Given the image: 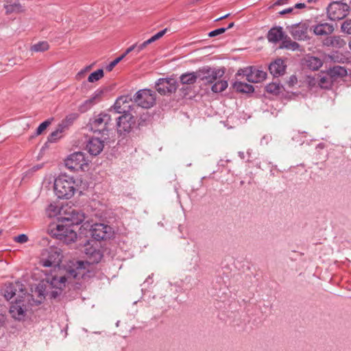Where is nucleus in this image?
<instances>
[{"mask_svg": "<svg viewBox=\"0 0 351 351\" xmlns=\"http://www.w3.org/2000/svg\"><path fill=\"white\" fill-rule=\"evenodd\" d=\"M78 182L73 177L60 174L54 180V192L59 199H69L78 190Z\"/></svg>", "mask_w": 351, "mask_h": 351, "instance_id": "7ed1b4c3", "label": "nucleus"}, {"mask_svg": "<svg viewBox=\"0 0 351 351\" xmlns=\"http://www.w3.org/2000/svg\"><path fill=\"white\" fill-rule=\"evenodd\" d=\"M311 1H313V0H308V2H311Z\"/></svg>", "mask_w": 351, "mask_h": 351, "instance_id": "774afa93", "label": "nucleus"}, {"mask_svg": "<svg viewBox=\"0 0 351 351\" xmlns=\"http://www.w3.org/2000/svg\"><path fill=\"white\" fill-rule=\"evenodd\" d=\"M37 289L39 293V295L45 296V295H47L49 293L48 290H45V289L44 290H43V285H40L37 287Z\"/></svg>", "mask_w": 351, "mask_h": 351, "instance_id": "37998d69", "label": "nucleus"}, {"mask_svg": "<svg viewBox=\"0 0 351 351\" xmlns=\"http://www.w3.org/2000/svg\"><path fill=\"white\" fill-rule=\"evenodd\" d=\"M297 82V77L295 75H293L290 77L289 83L291 84H295Z\"/></svg>", "mask_w": 351, "mask_h": 351, "instance_id": "864d4df0", "label": "nucleus"}, {"mask_svg": "<svg viewBox=\"0 0 351 351\" xmlns=\"http://www.w3.org/2000/svg\"><path fill=\"white\" fill-rule=\"evenodd\" d=\"M229 15H230L229 14H226V15H224V16H221V17H219V18L217 19H216V21H220V20H221V19H226V18H227Z\"/></svg>", "mask_w": 351, "mask_h": 351, "instance_id": "5fc2aeb1", "label": "nucleus"}, {"mask_svg": "<svg viewBox=\"0 0 351 351\" xmlns=\"http://www.w3.org/2000/svg\"><path fill=\"white\" fill-rule=\"evenodd\" d=\"M293 8H286V9L280 11L279 13H280V14L283 15V14L291 13L293 12Z\"/></svg>", "mask_w": 351, "mask_h": 351, "instance_id": "8fccbe9b", "label": "nucleus"}, {"mask_svg": "<svg viewBox=\"0 0 351 351\" xmlns=\"http://www.w3.org/2000/svg\"><path fill=\"white\" fill-rule=\"evenodd\" d=\"M289 32L291 36L298 40H306L309 38V25L306 22H300L289 26Z\"/></svg>", "mask_w": 351, "mask_h": 351, "instance_id": "9b49d317", "label": "nucleus"}, {"mask_svg": "<svg viewBox=\"0 0 351 351\" xmlns=\"http://www.w3.org/2000/svg\"><path fill=\"white\" fill-rule=\"evenodd\" d=\"M341 29L344 33L351 34V19H347L342 23Z\"/></svg>", "mask_w": 351, "mask_h": 351, "instance_id": "473e14b6", "label": "nucleus"}, {"mask_svg": "<svg viewBox=\"0 0 351 351\" xmlns=\"http://www.w3.org/2000/svg\"><path fill=\"white\" fill-rule=\"evenodd\" d=\"M42 167H43V165H37L32 167V168H30L28 171H27L25 172L26 176L32 175L34 172H36L38 169H41Z\"/></svg>", "mask_w": 351, "mask_h": 351, "instance_id": "79ce46f5", "label": "nucleus"}, {"mask_svg": "<svg viewBox=\"0 0 351 351\" xmlns=\"http://www.w3.org/2000/svg\"><path fill=\"white\" fill-rule=\"evenodd\" d=\"M86 265L87 263L84 261H76L73 265L75 269H68L65 274V269H61L60 271L58 270V274L47 276L45 285V289H55L50 292L51 298H55L60 293L69 278H77L79 276H84V271L82 270L85 269Z\"/></svg>", "mask_w": 351, "mask_h": 351, "instance_id": "f257e3e1", "label": "nucleus"}, {"mask_svg": "<svg viewBox=\"0 0 351 351\" xmlns=\"http://www.w3.org/2000/svg\"><path fill=\"white\" fill-rule=\"evenodd\" d=\"M334 31L332 25L328 23H320L315 25L313 27V32L317 36H326L332 34Z\"/></svg>", "mask_w": 351, "mask_h": 351, "instance_id": "412c9836", "label": "nucleus"}, {"mask_svg": "<svg viewBox=\"0 0 351 351\" xmlns=\"http://www.w3.org/2000/svg\"><path fill=\"white\" fill-rule=\"evenodd\" d=\"M64 131V127L59 125L58 128H57L55 131L51 133L49 136L48 137V141L49 142H54L58 138L61 137V134Z\"/></svg>", "mask_w": 351, "mask_h": 351, "instance_id": "7c9ffc66", "label": "nucleus"}, {"mask_svg": "<svg viewBox=\"0 0 351 351\" xmlns=\"http://www.w3.org/2000/svg\"><path fill=\"white\" fill-rule=\"evenodd\" d=\"M239 73L240 75L242 74V72L241 73V71H239Z\"/></svg>", "mask_w": 351, "mask_h": 351, "instance_id": "338daca9", "label": "nucleus"}, {"mask_svg": "<svg viewBox=\"0 0 351 351\" xmlns=\"http://www.w3.org/2000/svg\"><path fill=\"white\" fill-rule=\"evenodd\" d=\"M90 69V66H86L84 69H86V73Z\"/></svg>", "mask_w": 351, "mask_h": 351, "instance_id": "680f3d73", "label": "nucleus"}, {"mask_svg": "<svg viewBox=\"0 0 351 351\" xmlns=\"http://www.w3.org/2000/svg\"><path fill=\"white\" fill-rule=\"evenodd\" d=\"M104 141L99 138H91L86 144V149L93 156H97L104 149Z\"/></svg>", "mask_w": 351, "mask_h": 351, "instance_id": "a211bd4d", "label": "nucleus"}, {"mask_svg": "<svg viewBox=\"0 0 351 351\" xmlns=\"http://www.w3.org/2000/svg\"><path fill=\"white\" fill-rule=\"evenodd\" d=\"M199 79L198 71L196 72H187L180 75V80L182 84L191 85Z\"/></svg>", "mask_w": 351, "mask_h": 351, "instance_id": "4be33fe9", "label": "nucleus"}, {"mask_svg": "<svg viewBox=\"0 0 351 351\" xmlns=\"http://www.w3.org/2000/svg\"><path fill=\"white\" fill-rule=\"evenodd\" d=\"M332 72L334 74H337L339 75H343L346 73V70L341 66H335L332 69Z\"/></svg>", "mask_w": 351, "mask_h": 351, "instance_id": "ea45409f", "label": "nucleus"}, {"mask_svg": "<svg viewBox=\"0 0 351 351\" xmlns=\"http://www.w3.org/2000/svg\"><path fill=\"white\" fill-rule=\"evenodd\" d=\"M281 88L282 86L276 82L268 84L265 87L267 92L274 95L278 94L280 92Z\"/></svg>", "mask_w": 351, "mask_h": 351, "instance_id": "c85d7f7f", "label": "nucleus"}, {"mask_svg": "<svg viewBox=\"0 0 351 351\" xmlns=\"http://www.w3.org/2000/svg\"><path fill=\"white\" fill-rule=\"evenodd\" d=\"M85 253L87 254V255H98L99 256V258H101V255L99 252L98 250H97L95 248H93V247H90L89 249L88 248H86L85 249Z\"/></svg>", "mask_w": 351, "mask_h": 351, "instance_id": "a19ab883", "label": "nucleus"}, {"mask_svg": "<svg viewBox=\"0 0 351 351\" xmlns=\"http://www.w3.org/2000/svg\"><path fill=\"white\" fill-rule=\"evenodd\" d=\"M136 44L132 45V46L128 47L126 49V51H125V53L123 54H122L121 56H123V58H124L129 53H130L133 50H136Z\"/></svg>", "mask_w": 351, "mask_h": 351, "instance_id": "c03bdc74", "label": "nucleus"}, {"mask_svg": "<svg viewBox=\"0 0 351 351\" xmlns=\"http://www.w3.org/2000/svg\"><path fill=\"white\" fill-rule=\"evenodd\" d=\"M304 8H306V4L304 3H296L293 7V8H296V9H302Z\"/></svg>", "mask_w": 351, "mask_h": 351, "instance_id": "603ef678", "label": "nucleus"}, {"mask_svg": "<svg viewBox=\"0 0 351 351\" xmlns=\"http://www.w3.org/2000/svg\"><path fill=\"white\" fill-rule=\"evenodd\" d=\"M234 23H230L227 27H225V29H226V30H228V29L232 28L234 26Z\"/></svg>", "mask_w": 351, "mask_h": 351, "instance_id": "13d9d810", "label": "nucleus"}, {"mask_svg": "<svg viewBox=\"0 0 351 351\" xmlns=\"http://www.w3.org/2000/svg\"><path fill=\"white\" fill-rule=\"evenodd\" d=\"M104 77V71L101 69H97V71L91 73L88 77V81L90 83L95 82Z\"/></svg>", "mask_w": 351, "mask_h": 351, "instance_id": "c756f323", "label": "nucleus"}, {"mask_svg": "<svg viewBox=\"0 0 351 351\" xmlns=\"http://www.w3.org/2000/svg\"><path fill=\"white\" fill-rule=\"evenodd\" d=\"M143 43L145 44L146 46H147L148 45L152 43L151 41L149 40V39L144 41Z\"/></svg>", "mask_w": 351, "mask_h": 351, "instance_id": "052dcab7", "label": "nucleus"}, {"mask_svg": "<svg viewBox=\"0 0 351 351\" xmlns=\"http://www.w3.org/2000/svg\"><path fill=\"white\" fill-rule=\"evenodd\" d=\"M242 75L246 80L252 83H258L263 81L267 76L266 72L253 66L247 67L242 70Z\"/></svg>", "mask_w": 351, "mask_h": 351, "instance_id": "4468645a", "label": "nucleus"}, {"mask_svg": "<svg viewBox=\"0 0 351 351\" xmlns=\"http://www.w3.org/2000/svg\"><path fill=\"white\" fill-rule=\"evenodd\" d=\"M289 47L288 49H291L293 51H296V50H298L300 49V45L295 42V41H293L292 43L291 44V45H289Z\"/></svg>", "mask_w": 351, "mask_h": 351, "instance_id": "a18cd8bd", "label": "nucleus"}, {"mask_svg": "<svg viewBox=\"0 0 351 351\" xmlns=\"http://www.w3.org/2000/svg\"><path fill=\"white\" fill-rule=\"evenodd\" d=\"M50 123L51 121L49 120H46L41 123L36 129V134H40L44 130H46V128L50 125Z\"/></svg>", "mask_w": 351, "mask_h": 351, "instance_id": "f704fd0d", "label": "nucleus"}, {"mask_svg": "<svg viewBox=\"0 0 351 351\" xmlns=\"http://www.w3.org/2000/svg\"><path fill=\"white\" fill-rule=\"evenodd\" d=\"M349 5L343 1H333L327 7V16L330 21H339L349 12Z\"/></svg>", "mask_w": 351, "mask_h": 351, "instance_id": "0eeeda50", "label": "nucleus"}, {"mask_svg": "<svg viewBox=\"0 0 351 351\" xmlns=\"http://www.w3.org/2000/svg\"><path fill=\"white\" fill-rule=\"evenodd\" d=\"M6 13H12V12H21L23 11V8L22 5L19 2H14L12 4H6L4 5Z\"/></svg>", "mask_w": 351, "mask_h": 351, "instance_id": "bb28decb", "label": "nucleus"}, {"mask_svg": "<svg viewBox=\"0 0 351 351\" xmlns=\"http://www.w3.org/2000/svg\"><path fill=\"white\" fill-rule=\"evenodd\" d=\"M147 46L145 45V44L144 43L140 44V45H137L136 44V53H139L140 51H141L142 50H143Z\"/></svg>", "mask_w": 351, "mask_h": 351, "instance_id": "09e8293b", "label": "nucleus"}, {"mask_svg": "<svg viewBox=\"0 0 351 351\" xmlns=\"http://www.w3.org/2000/svg\"><path fill=\"white\" fill-rule=\"evenodd\" d=\"M281 45L280 48L281 49H289V46L292 43L293 40H291L289 37L287 36V35L285 34V37L283 38V40H281Z\"/></svg>", "mask_w": 351, "mask_h": 351, "instance_id": "e433bc0d", "label": "nucleus"}, {"mask_svg": "<svg viewBox=\"0 0 351 351\" xmlns=\"http://www.w3.org/2000/svg\"><path fill=\"white\" fill-rule=\"evenodd\" d=\"M167 29L165 28L160 32H158V33H156V34H154L156 40H158L160 39V38H162L165 34V33L167 32Z\"/></svg>", "mask_w": 351, "mask_h": 351, "instance_id": "49530a36", "label": "nucleus"}, {"mask_svg": "<svg viewBox=\"0 0 351 351\" xmlns=\"http://www.w3.org/2000/svg\"><path fill=\"white\" fill-rule=\"evenodd\" d=\"M349 47L351 49V40L349 42Z\"/></svg>", "mask_w": 351, "mask_h": 351, "instance_id": "e2e57ef3", "label": "nucleus"}, {"mask_svg": "<svg viewBox=\"0 0 351 351\" xmlns=\"http://www.w3.org/2000/svg\"><path fill=\"white\" fill-rule=\"evenodd\" d=\"M285 37V33L281 26H275L271 27L267 35V38L269 43H277Z\"/></svg>", "mask_w": 351, "mask_h": 351, "instance_id": "6ab92c4d", "label": "nucleus"}, {"mask_svg": "<svg viewBox=\"0 0 351 351\" xmlns=\"http://www.w3.org/2000/svg\"><path fill=\"white\" fill-rule=\"evenodd\" d=\"M177 87V81L173 78H160L156 82V90L162 95L175 92Z\"/></svg>", "mask_w": 351, "mask_h": 351, "instance_id": "f8f14e48", "label": "nucleus"}, {"mask_svg": "<svg viewBox=\"0 0 351 351\" xmlns=\"http://www.w3.org/2000/svg\"><path fill=\"white\" fill-rule=\"evenodd\" d=\"M239 157H240L241 159H244V158H245V154H244V152H239Z\"/></svg>", "mask_w": 351, "mask_h": 351, "instance_id": "6e6d98bb", "label": "nucleus"}, {"mask_svg": "<svg viewBox=\"0 0 351 351\" xmlns=\"http://www.w3.org/2000/svg\"><path fill=\"white\" fill-rule=\"evenodd\" d=\"M335 43H337V44H340V43H343L344 44L343 40H341L339 37H334L332 38L331 43L332 45H335Z\"/></svg>", "mask_w": 351, "mask_h": 351, "instance_id": "3c124183", "label": "nucleus"}, {"mask_svg": "<svg viewBox=\"0 0 351 351\" xmlns=\"http://www.w3.org/2000/svg\"><path fill=\"white\" fill-rule=\"evenodd\" d=\"M91 236L97 241L108 239L112 235V228L103 223H95L90 226Z\"/></svg>", "mask_w": 351, "mask_h": 351, "instance_id": "ddd939ff", "label": "nucleus"}, {"mask_svg": "<svg viewBox=\"0 0 351 351\" xmlns=\"http://www.w3.org/2000/svg\"><path fill=\"white\" fill-rule=\"evenodd\" d=\"M110 115L101 112L90 119L88 127L94 133L104 134L112 126Z\"/></svg>", "mask_w": 351, "mask_h": 351, "instance_id": "423d86ee", "label": "nucleus"}, {"mask_svg": "<svg viewBox=\"0 0 351 351\" xmlns=\"http://www.w3.org/2000/svg\"><path fill=\"white\" fill-rule=\"evenodd\" d=\"M62 209L57 203L53 202L46 208V214L50 218L56 217L61 214Z\"/></svg>", "mask_w": 351, "mask_h": 351, "instance_id": "b1692460", "label": "nucleus"}, {"mask_svg": "<svg viewBox=\"0 0 351 351\" xmlns=\"http://www.w3.org/2000/svg\"><path fill=\"white\" fill-rule=\"evenodd\" d=\"M63 258L60 248L51 246L42 253L40 264L45 267H53L54 270H61L60 264Z\"/></svg>", "mask_w": 351, "mask_h": 351, "instance_id": "39448f33", "label": "nucleus"}, {"mask_svg": "<svg viewBox=\"0 0 351 351\" xmlns=\"http://www.w3.org/2000/svg\"><path fill=\"white\" fill-rule=\"evenodd\" d=\"M234 88L237 92L250 93L254 90L253 86L242 82H235Z\"/></svg>", "mask_w": 351, "mask_h": 351, "instance_id": "393cba45", "label": "nucleus"}, {"mask_svg": "<svg viewBox=\"0 0 351 351\" xmlns=\"http://www.w3.org/2000/svg\"><path fill=\"white\" fill-rule=\"evenodd\" d=\"M285 69L286 65L285 64L284 61L280 59L275 60L269 66V72L274 77H278L284 74Z\"/></svg>", "mask_w": 351, "mask_h": 351, "instance_id": "aec40b11", "label": "nucleus"}, {"mask_svg": "<svg viewBox=\"0 0 351 351\" xmlns=\"http://www.w3.org/2000/svg\"><path fill=\"white\" fill-rule=\"evenodd\" d=\"M29 307L28 302L25 298L19 299L11 304L9 311L12 318L18 321H23Z\"/></svg>", "mask_w": 351, "mask_h": 351, "instance_id": "9d476101", "label": "nucleus"}, {"mask_svg": "<svg viewBox=\"0 0 351 351\" xmlns=\"http://www.w3.org/2000/svg\"><path fill=\"white\" fill-rule=\"evenodd\" d=\"M128 96H121L115 101L114 108L117 112L123 114L117 119V132L122 135L129 133L134 125L135 119L130 113L125 112L126 108L130 106H122L128 103Z\"/></svg>", "mask_w": 351, "mask_h": 351, "instance_id": "f03ea898", "label": "nucleus"}, {"mask_svg": "<svg viewBox=\"0 0 351 351\" xmlns=\"http://www.w3.org/2000/svg\"><path fill=\"white\" fill-rule=\"evenodd\" d=\"M18 287L19 285L17 283L6 284L5 288L3 290L4 298L7 300H11L16 295Z\"/></svg>", "mask_w": 351, "mask_h": 351, "instance_id": "5701e85b", "label": "nucleus"}, {"mask_svg": "<svg viewBox=\"0 0 351 351\" xmlns=\"http://www.w3.org/2000/svg\"><path fill=\"white\" fill-rule=\"evenodd\" d=\"M143 43L145 44L146 46H147L148 45L152 43L151 41L149 40V39L144 41Z\"/></svg>", "mask_w": 351, "mask_h": 351, "instance_id": "bf43d9fd", "label": "nucleus"}, {"mask_svg": "<svg viewBox=\"0 0 351 351\" xmlns=\"http://www.w3.org/2000/svg\"><path fill=\"white\" fill-rule=\"evenodd\" d=\"M307 66L312 70H317L322 66V60L316 57L311 56L306 60Z\"/></svg>", "mask_w": 351, "mask_h": 351, "instance_id": "a878e982", "label": "nucleus"}, {"mask_svg": "<svg viewBox=\"0 0 351 351\" xmlns=\"http://www.w3.org/2000/svg\"><path fill=\"white\" fill-rule=\"evenodd\" d=\"M123 59V56H119L117 58H115L113 61H112L111 62H110L106 66V71H111L114 67L119 63Z\"/></svg>", "mask_w": 351, "mask_h": 351, "instance_id": "72a5a7b5", "label": "nucleus"}, {"mask_svg": "<svg viewBox=\"0 0 351 351\" xmlns=\"http://www.w3.org/2000/svg\"><path fill=\"white\" fill-rule=\"evenodd\" d=\"M64 164L68 169L73 171L84 170L88 165V160L83 152H77L69 155Z\"/></svg>", "mask_w": 351, "mask_h": 351, "instance_id": "6e6552de", "label": "nucleus"}, {"mask_svg": "<svg viewBox=\"0 0 351 351\" xmlns=\"http://www.w3.org/2000/svg\"><path fill=\"white\" fill-rule=\"evenodd\" d=\"M2 232H3V231H2V230H1V229H0V235H1Z\"/></svg>", "mask_w": 351, "mask_h": 351, "instance_id": "0e129e2a", "label": "nucleus"}, {"mask_svg": "<svg viewBox=\"0 0 351 351\" xmlns=\"http://www.w3.org/2000/svg\"><path fill=\"white\" fill-rule=\"evenodd\" d=\"M13 240L16 243H25L28 241V237L25 234H21L13 238Z\"/></svg>", "mask_w": 351, "mask_h": 351, "instance_id": "c9c22d12", "label": "nucleus"}, {"mask_svg": "<svg viewBox=\"0 0 351 351\" xmlns=\"http://www.w3.org/2000/svg\"><path fill=\"white\" fill-rule=\"evenodd\" d=\"M134 102L143 108L152 107L156 102V93L149 89H142L134 95Z\"/></svg>", "mask_w": 351, "mask_h": 351, "instance_id": "1a4fd4ad", "label": "nucleus"}, {"mask_svg": "<svg viewBox=\"0 0 351 351\" xmlns=\"http://www.w3.org/2000/svg\"><path fill=\"white\" fill-rule=\"evenodd\" d=\"M49 232L52 237L66 244L74 243L77 238V234L73 226L66 222L60 221L58 224L51 225Z\"/></svg>", "mask_w": 351, "mask_h": 351, "instance_id": "20e7f679", "label": "nucleus"}, {"mask_svg": "<svg viewBox=\"0 0 351 351\" xmlns=\"http://www.w3.org/2000/svg\"><path fill=\"white\" fill-rule=\"evenodd\" d=\"M49 49V45L47 42L42 41L34 45L31 49L34 51H45Z\"/></svg>", "mask_w": 351, "mask_h": 351, "instance_id": "2f4dec72", "label": "nucleus"}, {"mask_svg": "<svg viewBox=\"0 0 351 351\" xmlns=\"http://www.w3.org/2000/svg\"><path fill=\"white\" fill-rule=\"evenodd\" d=\"M85 219L83 213L76 210H72L66 214L65 217H60V221L61 222H70V225L74 226L81 223Z\"/></svg>", "mask_w": 351, "mask_h": 351, "instance_id": "f3484780", "label": "nucleus"}, {"mask_svg": "<svg viewBox=\"0 0 351 351\" xmlns=\"http://www.w3.org/2000/svg\"><path fill=\"white\" fill-rule=\"evenodd\" d=\"M86 225V227H88V224L84 223V226Z\"/></svg>", "mask_w": 351, "mask_h": 351, "instance_id": "69168bd1", "label": "nucleus"}, {"mask_svg": "<svg viewBox=\"0 0 351 351\" xmlns=\"http://www.w3.org/2000/svg\"><path fill=\"white\" fill-rule=\"evenodd\" d=\"M226 31V29H225V27H221V28H219V29H217L210 32L208 33V36L210 37H214V36H216L217 35L224 33Z\"/></svg>", "mask_w": 351, "mask_h": 351, "instance_id": "58836bf2", "label": "nucleus"}, {"mask_svg": "<svg viewBox=\"0 0 351 351\" xmlns=\"http://www.w3.org/2000/svg\"><path fill=\"white\" fill-rule=\"evenodd\" d=\"M149 40L151 41V43H152L157 40L154 35V36H152L150 38H149Z\"/></svg>", "mask_w": 351, "mask_h": 351, "instance_id": "4d7b16f0", "label": "nucleus"}, {"mask_svg": "<svg viewBox=\"0 0 351 351\" xmlns=\"http://www.w3.org/2000/svg\"><path fill=\"white\" fill-rule=\"evenodd\" d=\"M85 73L86 69H82L81 71H80L76 75V80H80L84 76Z\"/></svg>", "mask_w": 351, "mask_h": 351, "instance_id": "de8ad7c7", "label": "nucleus"}, {"mask_svg": "<svg viewBox=\"0 0 351 351\" xmlns=\"http://www.w3.org/2000/svg\"><path fill=\"white\" fill-rule=\"evenodd\" d=\"M228 87V82L226 80H219L216 82L211 87L214 93H221Z\"/></svg>", "mask_w": 351, "mask_h": 351, "instance_id": "cd10ccee", "label": "nucleus"}, {"mask_svg": "<svg viewBox=\"0 0 351 351\" xmlns=\"http://www.w3.org/2000/svg\"><path fill=\"white\" fill-rule=\"evenodd\" d=\"M220 75L219 70L211 69L208 67H203L198 70L199 80L208 84H212L216 81Z\"/></svg>", "mask_w": 351, "mask_h": 351, "instance_id": "dca6fc26", "label": "nucleus"}, {"mask_svg": "<svg viewBox=\"0 0 351 351\" xmlns=\"http://www.w3.org/2000/svg\"><path fill=\"white\" fill-rule=\"evenodd\" d=\"M319 84L322 88H328L330 86V82L326 76L321 77L319 80Z\"/></svg>", "mask_w": 351, "mask_h": 351, "instance_id": "4c0bfd02", "label": "nucleus"}, {"mask_svg": "<svg viewBox=\"0 0 351 351\" xmlns=\"http://www.w3.org/2000/svg\"><path fill=\"white\" fill-rule=\"evenodd\" d=\"M104 92L102 90H95L90 97L82 103L78 107V111L84 113L91 109L97 103L99 102Z\"/></svg>", "mask_w": 351, "mask_h": 351, "instance_id": "2eb2a0df", "label": "nucleus"}]
</instances>
